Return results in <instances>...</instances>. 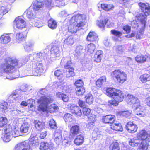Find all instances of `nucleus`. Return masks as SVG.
<instances>
[{
    "label": "nucleus",
    "mask_w": 150,
    "mask_h": 150,
    "mask_svg": "<svg viewBox=\"0 0 150 150\" xmlns=\"http://www.w3.org/2000/svg\"><path fill=\"white\" fill-rule=\"evenodd\" d=\"M54 101V99L51 96L45 95L41 96L37 100V103L39 104L38 108V111L50 113L55 112L59 109L56 104H52L48 106V105L52 103Z\"/></svg>",
    "instance_id": "f03ea898"
},
{
    "label": "nucleus",
    "mask_w": 150,
    "mask_h": 150,
    "mask_svg": "<svg viewBox=\"0 0 150 150\" xmlns=\"http://www.w3.org/2000/svg\"><path fill=\"white\" fill-rule=\"evenodd\" d=\"M28 107L31 111H33L34 110L35 107L33 103L31 104L29 103Z\"/></svg>",
    "instance_id": "69168bd1"
},
{
    "label": "nucleus",
    "mask_w": 150,
    "mask_h": 150,
    "mask_svg": "<svg viewBox=\"0 0 150 150\" xmlns=\"http://www.w3.org/2000/svg\"><path fill=\"white\" fill-rule=\"evenodd\" d=\"M72 64V62L71 60L67 61L64 65V68L66 69L72 68L73 67L71 66V65Z\"/></svg>",
    "instance_id": "13d9d810"
},
{
    "label": "nucleus",
    "mask_w": 150,
    "mask_h": 150,
    "mask_svg": "<svg viewBox=\"0 0 150 150\" xmlns=\"http://www.w3.org/2000/svg\"><path fill=\"white\" fill-rule=\"evenodd\" d=\"M24 47L27 51H30L33 50V45L29 42H26L25 44L24 45Z\"/></svg>",
    "instance_id": "a18cd8bd"
},
{
    "label": "nucleus",
    "mask_w": 150,
    "mask_h": 150,
    "mask_svg": "<svg viewBox=\"0 0 150 150\" xmlns=\"http://www.w3.org/2000/svg\"><path fill=\"white\" fill-rule=\"evenodd\" d=\"M80 131V128L78 125H73L70 129V134H71L72 135L75 136L79 134Z\"/></svg>",
    "instance_id": "cd10ccee"
},
{
    "label": "nucleus",
    "mask_w": 150,
    "mask_h": 150,
    "mask_svg": "<svg viewBox=\"0 0 150 150\" xmlns=\"http://www.w3.org/2000/svg\"><path fill=\"white\" fill-rule=\"evenodd\" d=\"M82 110L83 114L86 116L89 115L91 112V109L86 107H84L82 108Z\"/></svg>",
    "instance_id": "09e8293b"
},
{
    "label": "nucleus",
    "mask_w": 150,
    "mask_h": 150,
    "mask_svg": "<svg viewBox=\"0 0 150 150\" xmlns=\"http://www.w3.org/2000/svg\"><path fill=\"white\" fill-rule=\"evenodd\" d=\"M120 149L119 143L116 142H112L109 147V150H119Z\"/></svg>",
    "instance_id": "58836bf2"
},
{
    "label": "nucleus",
    "mask_w": 150,
    "mask_h": 150,
    "mask_svg": "<svg viewBox=\"0 0 150 150\" xmlns=\"http://www.w3.org/2000/svg\"><path fill=\"white\" fill-rule=\"evenodd\" d=\"M140 81L142 83H145L150 81V75L147 73L141 74L139 78Z\"/></svg>",
    "instance_id": "bb28decb"
},
{
    "label": "nucleus",
    "mask_w": 150,
    "mask_h": 150,
    "mask_svg": "<svg viewBox=\"0 0 150 150\" xmlns=\"http://www.w3.org/2000/svg\"><path fill=\"white\" fill-rule=\"evenodd\" d=\"M11 136L14 137H16L20 135V133L19 130L15 128L13 130H12Z\"/></svg>",
    "instance_id": "5fc2aeb1"
},
{
    "label": "nucleus",
    "mask_w": 150,
    "mask_h": 150,
    "mask_svg": "<svg viewBox=\"0 0 150 150\" xmlns=\"http://www.w3.org/2000/svg\"><path fill=\"white\" fill-rule=\"evenodd\" d=\"M44 6V2L40 0H35L33 4V9L35 11L39 10L42 8Z\"/></svg>",
    "instance_id": "aec40b11"
},
{
    "label": "nucleus",
    "mask_w": 150,
    "mask_h": 150,
    "mask_svg": "<svg viewBox=\"0 0 150 150\" xmlns=\"http://www.w3.org/2000/svg\"><path fill=\"white\" fill-rule=\"evenodd\" d=\"M98 36L94 31L90 32L86 38V40L88 42H91L94 44L98 43L99 41Z\"/></svg>",
    "instance_id": "9b49d317"
},
{
    "label": "nucleus",
    "mask_w": 150,
    "mask_h": 150,
    "mask_svg": "<svg viewBox=\"0 0 150 150\" xmlns=\"http://www.w3.org/2000/svg\"><path fill=\"white\" fill-rule=\"evenodd\" d=\"M8 12L7 7L5 6H2L0 7V14L4 15Z\"/></svg>",
    "instance_id": "864d4df0"
},
{
    "label": "nucleus",
    "mask_w": 150,
    "mask_h": 150,
    "mask_svg": "<svg viewBox=\"0 0 150 150\" xmlns=\"http://www.w3.org/2000/svg\"><path fill=\"white\" fill-rule=\"evenodd\" d=\"M86 102L88 104L90 105L92 104L93 102V98L92 95H88L86 96Z\"/></svg>",
    "instance_id": "c03bdc74"
},
{
    "label": "nucleus",
    "mask_w": 150,
    "mask_h": 150,
    "mask_svg": "<svg viewBox=\"0 0 150 150\" xmlns=\"http://www.w3.org/2000/svg\"><path fill=\"white\" fill-rule=\"evenodd\" d=\"M63 119L66 122H72L74 120V117L70 113H66L63 116Z\"/></svg>",
    "instance_id": "7c9ffc66"
},
{
    "label": "nucleus",
    "mask_w": 150,
    "mask_h": 150,
    "mask_svg": "<svg viewBox=\"0 0 150 150\" xmlns=\"http://www.w3.org/2000/svg\"><path fill=\"white\" fill-rule=\"evenodd\" d=\"M7 119L6 117H0V131L3 129L7 124Z\"/></svg>",
    "instance_id": "4c0bfd02"
},
{
    "label": "nucleus",
    "mask_w": 150,
    "mask_h": 150,
    "mask_svg": "<svg viewBox=\"0 0 150 150\" xmlns=\"http://www.w3.org/2000/svg\"><path fill=\"white\" fill-rule=\"evenodd\" d=\"M125 96V94L123 91L120 89H116L115 93L112 98L121 102L124 100Z\"/></svg>",
    "instance_id": "dca6fc26"
},
{
    "label": "nucleus",
    "mask_w": 150,
    "mask_h": 150,
    "mask_svg": "<svg viewBox=\"0 0 150 150\" xmlns=\"http://www.w3.org/2000/svg\"><path fill=\"white\" fill-rule=\"evenodd\" d=\"M13 23L16 28L19 29H22L26 27V22L23 19L18 17L13 21Z\"/></svg>",
    "instance_id": "4468645a"
},
{
    "label": "nucleus",
    "mask_w": 150,
    "mask_h": 150,
    "mask_svg": "<svg viewBox=\"0 0 150 150\" xmlns=\"http://www.w3.org/2000/svg\"><path fill=\"white\" fill-rule=\"evenodd\" d=\"M107 81V78L106 76L103 75L100 76L95 82L96 88H101Z\"/></svg>",
    "instance_id": "f3484780"
},
{
    "label": "nucleus",
    "mask_w": 150,
    "mask_h": 150,
    "mask_svg": "<svg viewBox=\"0 0 150 150\" xmlns=\"http://www.w3.org/2000/svg\"><path fill=\"white\" fill-rule=\"evenodd\" d=\"M111 33L113 35L117 37H120L122 35V33L121 32L114 29L111 30Z\"/></svg>",
    "instance_id": "6e6d98bb"
},
{
    "label": "nucleus",
    "mask_w": 150,
    "mask_h": 150,
    "mask_svg": "<svg viewBox=\"0 0 150 150\" xmlns=\"http://www.w3.org/2000/svg\"><path fill=\"white\" fill-rule=\"evenodd\" d=\"M84 137L81 135L77 136L74 139V142L77 146H79L83 144L84 142Z\"/></svg>",
    "instance_id": "393cba45"
},
{
    "label": "nucleus",
    "mask_w": 150,
    "mask_h": 150,
    "mask_svg": "<svg viewBox=\"0 0 150 150\" xmlns=\"http://www.w3.org/2000/svg\"><path fill=\"white\" fill-rule=\"evenodd\" d=\"M120 103L117 100L113 99L108 101V105L110 106L112 105L114 106H116L118 105L119 103Z\"/></svg>",
    "instance_id": "603ef678"
},
{
    "label": "nucleus",
    "mask_w": 150,
    "mask_h": 150,
    "mask_svg": "<svg viewBox=\"0 0 150 150\" xmlns=\"http://www.w3.org/2000/svg\"><path fill=\"white\" fill-rule=\"evenodd\" d=\"M69 108L70 112L76 117H80L81 116L82 111L79 106L71 105L69 107Z\"/></svg>",
    "instance_id": "f8f14e48"
},
{
    "label": "nucleus",
    "mask_w": 150,
    "mask_h": 150,
    "mask_svg": "<svg viewBox=\"0 0 150 150\" xmlns=\"http://www.w3.org/2000/svg\"><path fill=\"white\" fill-rule=\"evenodd\" d=\"M4 132V135L2 137L3 140L8 142L10 141V137L11 136L12 128L9 125H6L5 127L1 130Z\"/></svg>",
    "instance_id": "1a4fd4ad"
},
{
    "label": "nucleus",
    "mask_w": 150,
    "mask_h": 150,
    "mask_svg": "<svg viewBox=\"0 0 150 150\" xmlns=\"http://www.w3.org/2000/svg\"><path fill=\"white\" fill-rule=\"evenodd\" d=\"M34 123L36 128L38 131H41L45 128V124L44 123L37 120H35Z\"/></svg>",
    "instance_id": "c85d7f7f"
},
{
    "label": "nucleus",
    "mask_w": 150,
    "mask_h": 150,
    "mask_svg": "<svg viewBox=\"0 0 150 150\" xmlns=\"http://www.w3.org/2000/svg\"><path fill=\"white\" fill-rule=\"evenodd\" d=\"M71 18L69 21V24L68 25V31L72 33H76L78 29L77 26H76V23H71Z\"/></svg>",
    "instance_id": "a878e982"
},
{
    "label": "nucleus",
    "mask_w": 150,
    "mask_h": 150,
    "mask_svg": "<svg viewBox=\"0 0 150 150\" xmlns=\"http://www.w3.org/2000/svg\"><path fill=\"white\" fill-rule=\"evenodd\" d=\"M59 50V48L57 46L53 45L50 51L52 53L56 54L58 52Z\"/></svg>",
    "instance_id": "bf43d9fd"
},
{
    "label": "nucleus",
    "mask_w": 150,
    "mask_h": 150,
    "mask_svg": "<svg viewBox=\"0 0 150 150\" xmlns=\"http://www.w3.org/2000/svg\"><path fill=\"white\" fill-rule=\"evenodd\" d=\"M49 143L45 142H42L40 144V150H48L49 148Z\"/></svg>",
    "instance_id": "79ce46f5"
},
{
    "label": "nucleus",
    "mask_w": 150,
    "mask_h": 150,
    "mask_svg": "<svg viewBox=\"0 0 150 150\" xmlns=\"http://www.w3.org/2000/svg\"><path fill=\"white\" fill-rule=\"evenodd\" d=\"M125 128L129 133L134 134L137 131L138 127L137 125L132 121H129L126 124Z\"/></svg>",
    "instance_id": "9d476101"
},
{
    "label": "nucleus",
    "mask_w": 150,
    "mask_h": 150,
    "mask_svg": "<svg viewBox=\"0 0 150 150\" xmlns=\"http://www.w3.org/2000/svg\"><path fill=\"white\" fill-rule=\"evenodd\" d=\"M113 123L110 125V128L112 130L116 131H122V127L120 123Z\"/></svg>",
    "instance_id": "5701e85b"
},
{
    "label": "nucleus",
    "mask_w": 150,
    "mask_h": 150,
    "mask_svg": "<svg viewBox=\"0 0 150 150\" xmlns=\"http://www.w3.org/2000/svg\"><path fill=\"white\" fill-rule=\"evenodd\" d=\"M49 125L51 128L55 129L57 127L56 123L54 120L52 119L49 120L48 122Z\"/></svg>",
    "instance_id": "8fccbe9b"
},
{
    "label": "nucleus",
    "mask_w": 150,
    "mask_h": 150,
    "mask_svg": "<svg viewBox=\"0 0 150 150\" xmlns=\"http://www.w3.org/2000/svg\"><path fill=\"white\" fill-rule=\"evenodd\" d=\"M75 40L74 37L70 35L67 38L64 40V43L68 46L72 45L75 42Z\"/></svg>",
    "instance_id": "72a5a7b5"
},
{
    "label": "nucleus",
    "mask_w": 150,
    "mask_h": 150,
    "mask_svg": "<svg viewBox=\"0 0 150 150\" xmlns=\"http://www.w3.org/2000/svg\"><path fill=\"white\" fill-rule=\"evenodd\" d=\"M100 6L102 9L106 11H109L112 10L114 7L113 4L106 3L101 4Z\"/></svg>",
    "instance_id": "b1692460"
},
{
    "label": "nucleus",
    "mask_w": 150,
    "mask_h": 150,
    "mask_svg": "<svg viewBox=\"0 0 150 150\" xmlns=\"http://www.w3.org/2000/svg\"><path fill=\"white\" fill-rule=\"evenodd\" d=\"M78 104L79 105V107H80L81 108H83L85 106V102L84 101H83L81 100H79L78 102Z\"/></svg>",
    "instance_id": "680f3d73"
},
{
    "label": "nucleus",
    "mask_w": 150,
    "mask_h": 150,
    "mask_svg": "<svg viewBox=\"0 0 150 150\" xmlns=\"http://www.w3.org/2000/svg\"><path fill=\"white\" fill-rule=\"evenodd\" d=\"M135 59L137 63L143 64L150 60V56L149 55L140 54L136 56Z\"/></svg>",
    "instance_id": "ddd939ff"
},
{
    "label": "nucleus",
    "mask_w": 150,
    "mask_h": 150,
    "mask_svg": "<svg viewBox=\"0 0 150 150\" xmlns=\"http://www.w3.org/2000/svg\"><path fill=\"white\" fill-rule=\"evenodd\" d=\"M53 139L56 144H59L62 140L61 134L60 133L55 131L53 135Z\"/></svg>",
    "instance_id": "c756f323"
},
{
    "label": "nucleus",
    "mask_w": 150,
    "mask_h": 150,
    "mask_svg": "<svg viewBox=\"0 0 150 150\" xmlns=\"http://www.w3.org/2000/svg\"><path fill=\"white\" fill-rule=\"evenodd\" d=\"M83 49V47L81 46H77L75 50L74 56L77 57L79 56L82 52Z\"/></svg>",
    "instance_id": "37998d69"
},
{
    "label": "nucleus",
    "mask_w": 150,
    "mask_h": 150,
    "mask_svg": "<svg viewBox=\"0 0 150 150\" xmlns=\"http://www.w3.org/2000/svg\"><path fill=\"white\" fill-rule=\"evenodd\" d=\"M54 74L55 76L57 77L63 75L62 72L60 70H57L56 71L54 72Z\"/></svg>",
    "instance_id": "052dcab7"
},
{
    "label": "nucleus",
    "mask_w": 150,
    "mask_h": 150,
    "mask_svg": "<svg viewBox=\"0 0 150 150\" xmlns=\"http://www.w3.org/2000/svg\"><path fill=\"white\" fill-rule=\"evenodd\" d=\"M74 70L73 67L67 69L66 71L64 72V74L67 78L73 77L75 75Z\"/></svg>",
    "instance_id": "473e14b6"
},
{
    "label": "nucleus",
    "mask_w": 150,
    "mask_h": 150,
    "mask_svg": "<svg viewBox=\"0 0 150 150\" xmlns=\"http://www.w3.org/2000/svg\"><path fill=\"white\" fill-rule=\"evenodd\" d=\"M57 22L54 19L50 18L48 21V26L52 29H54L57 27Z\"/></svg>",
    "instance_id": "f704fd0d"
},
{
    "label": "nucleus",
    "mask_w": 150,
    "mask_h": 150,
    "mask_svg": "<svg viewBox=\"0 0 150 150\" xmlns=\"http://www.w3.org/2000/svg\"><path fill=\"white\" fill-rule=\"evenodd\" d=\"M111 76L113 79L120 84H122L128 79L127 74L120 69H116L113 71Z\"/></svg>",
    "instance_id": "39448f33"
},
{
    "label": "nucleus",
    "mask_w": 150,
    "mask_h": 150,
    "mask_svg": "<svg viewBox=\"0 0 150 150\" xmlns=\"http://www.w3.org/2000/svg\"><path fill=\"white\" fill-rule=\"evenodd\" d=\"M15 150H32L29 144L23 142L18 144L15 148Z\"/></svg>",
    "instance_id": "a211bd4d"
},
{
    "label": "nucleus",
    "mask_w": 150,
    "mask_h": 150,
    "mask_svg": "<svg viewBox=\"0 0 150 150\" xmlns=\"http://www.w3.org/2000/svg\"><path fill=\"white\" fill-rule=\"evenodd\" d=\"M137 138L131 139L129 142V145L132 147L138 146L140 150H147L150 142V132L145 129L140 130L137 133Z\"/></svg>",
    "instance_id": "f257e3e1"
},
{
    "label": "nucleus",
    "mask_w": 150,
    "mask_h": 150,
    "mask_svg": "<svg viewBox=\"0 0 150 150\" xmlns=\"http://www.w3.org/2000/svg\"><path fill=\"white\" fill-rule=\"evenodd\" d=\"M96 117L95 115H93L92 116L90 117V120H91V121H92V123H94L95 121H96Z\"/></svg>",
    "instance_id": "774afa93"
},
{
    "label": "nucleus",
    "mask_w": 150,
    "mask_h": 150,
    "mask_svg": "<svg viewBox=\"0 0 150 150\" xmlns=\"http://www.w3.org/2000/svg\"><path fill=\"white\" fill-rule=\"evenodd\" d=\"M109 19L107 18L98 20L96 21V25L99 28L104 29Z\"/></svg>",
    "instance_id": "412c9836"
},
{
    "label": "nucleus",
    "mask_w": 150,
    "mask_h": 150,
    "mask_svg": "<svg viewBox=\"0 0 150 150\" xmlns=\"http://www.w3.org/2000/svg\"><path fill=\"white\" fill-rule=\"evenodd\" d=\"M116 89L113 87H107L105 90V94L108 97L112 98Z\"/></svg>",
    "instance_id": "2f4dec72"
},
{
    "label": "nucleus",
    "mask_w": 150,
    "mask_h": 150,
    "mask_svg": "<svg viewBox=\"0 0 150 150\" xmlns=\"http://www.w3.org/2000/svg\"><path fill=\"white\" fill-rule=\"evenodd\" d=\"M140 22V21L139 20ZM131 25L133 27L136 28L138 27H141L140 30H139V32L138 33H140L141 34H143L144 33V32H143L142 33H140V31L142 29V28L141 26V25L140 23V24H139L137 23V22L136 20H133L131 22Z\"/></svg>",
    "instance_id": "de8ad7c7"
},
{
    "label": "nucleus",
    "mask_w": 150,
    "mask_h": 150,
    "mask_svg": "<svg viewBox=\"0 0 150 150\" xmlns=\"http://www.w3.org/2000/svg\"><path fill=\"white\" fill-rule=\"evenodd\" d=\"M122 29L123 30L125 31L127 34L129 33L131 30V27L128 25H126L123 27Z\"/></svg>",
    "instance_id": "4d7b16f0"
},
{
    "label": "nucleus",
    "mask_w": 150,
    "mask_h": 150,
    "mask_svg": "<svg viewBox=\"0 0 150 150\" xmlns=\"http://www.w3.org/2000/svg\"><path fill=\"white\" fill-rule=\"evenodd\" d=\"M103 52L101 50H97L95 53L93 57V61L96 63L101 62L103 57Z\"/></svg>",
    "instance_id": "6ab92c4d"
},
{
    "label": "nucleus",
    "mask_w": 150,
    "mask_h": 150,
    "mask_svg": "<svg viewBox=\"0 0 150 150\" xmlns=\"http://www.w3.org/2000/svg\"><path fill=\"white\" fill-rule=\"evenodd\" d=\"M115 115H108L103 116L101 120L103 123L105 124H110V125L114 123L115 120Z\"/></svg>",
    "instance_id": "2eb2a0df"
},
{
    "label": "nucleus",
    "mask_w": 150,
    "mask_h": 150,
    "mask_svg": "<svg viewBox=\"0 0 150 150\" xmlns=\"http://www.w3.org/2000/svg\"><path fill=\"white\" fill-rule=\"evenodd\" d=\"M145 101L146 105L149 107L150 106V96L146 98Z\"/></svg>",
    "instance_id": "0e129e2a"
},
{
    "label": "nucleus",
    "mask_w": 150,
    "mask_h": 150,
    "mask_svg": "<svg viewBox=\"0 0 150 150\" xmlns=\"http://www.w3.org/2000/svg\"><path fill=\"white\" fill-rule=\"evenodd\" d=\"M127 103L137 110L141 107L140 102L138 98L134 96L128 94L126 99Z\"/></svg>",
    "instance_id": "0eeeda50"
},
{
    "label": "nucleus",
    "mask_w": 150,
    "mask_h": 150,
    "mask_svg": "<svg viewBox=\"0 0 150 150\" xmlns=\"http://www.w3.org/2000/svg\"><path fill=\"white\" fill-rule=\"evenodd\" d=\"M75 86L77 88H79L83 87L84 83L83 81L79 79L75 81L74 83Z\"/></svg>",
    "instance_id": "49530a36"
},
{
    "label": "nucleus",
    "mask_w": 150,
    "mask_h": 150,
    "mask_svg": "<svg viewBox=\"0 0 150 150\" xmlns=\"http://www.w3.org/2000/svg\"><path fill=\"white\" fill-rule=\"evenodd\" d=\"M19 65L18 60L8 57L5 59V62L1 65L0 69L4 73H12L15 70V67Z\"/></svg>",
    "instance_id": "20e7f679"
},
{
    "label": "nucleus",
    "mask_w": 150,
    "mask_h": 150,
    "mask_svg": "<svg viewBox=\"0 0 150 150\" xmlns=\"http://www.w3.org/2000/svg\"><path fill=\"white\" fill-rule=\"evenodd\" d=\"M0 40L1 43L3 44H6L10 41L11 38L8 35H2L1 36Z\"/></svg>",
    "instance_id": "e433bc0d"
},
{
    "label": "nucleus",
    "mask_w": 150,
    "mask_h": 150,
    "mask_svg": "<svg viewBox=\"0 0 150 150\" xmlns=\"http://www.w3.org/2000/svg\"><path fill=\"white\" fill-rule=\"evenodd\" d=\"M33 69L32 73L33 75L35 76H40L42 74L44 71L43 65L39 62L35 61L32 64Z\"/></svg>",
    "instance_id": "6e6552de"
},
{
    "label": "nucleus",
    "mask_w": 150,
    "mask_h": 150,
    "mask_svg": "<svg viewBox=\"0 0 150 150\" xmlns=\"http://www.w3.org/2000/svg\"><path fill=\"white\" fill-rule=\"evenodd\" d=\"M8 103L5 101L0 103V110L2 112H4L8 109Z\"/></svg>",
    "instance_id": "a19ab883"
},
{
    "label": "nucleus",
    "mask_w": 150,
    "mask_h": 150,
    "mask_svg": "<svg viewBox=\"0 0 150 150\" xmlns=\"http://www.w3.org/2000/svg\"><path fill=\"white\" fill-rule=\"evenodd\" d=\"M76 90V94L79 96H81L84 95L85 90L84 87H81Z\"/></svg>",
    "instance_id": "3c124183"
},
{
    "label": "nucleus",
    "mask_w": 150,
    "mask_h": 150,
    "mask_svg": "<svg viewBox=\"0 0 150 150\" xmlns=\"http://www.w3.org/2000/svg\"><path fill=\"white\" fill-rule=\"evenodd\" d=\"M71 23H76L78 28H81L87 23L86 17L84 14L78 13L71 18Z\"/></svg>",
    "instance_id": "423d86ee"
},
{
    "label": "nucleus",
    "mask_w": 150,
    "mask_h": 150,
    "mask_svg": "<svg viewBox=\"0 0 150 150\" xmlns=\"http://www.w3.org/2000/svg\"><path fill=\"white\" fill-rule=\"evenodd\" d=\"M61 99L64 102H67L69 100V98L66 94H64Z\"/></svg>",
    "instance_id": "e2e57ef3"
},
{
    "label": "nucleus",
    "mask_w": 150,
    "mask_h": 150,
    "mask_svg": "<svg viewBox=\"0 0 150 150\" xmlns=\"http://www.w3.org/2000/svg\"><path fill=\"white\" fill-rule=\"evenodd\" d=\"M47 135V132L45 131L43 132L40 133V137L41 139L45 138Z\"/></svg>",
    "instance_id": "338daca9"
},
{
    "label": "nucleus",
    "mask_w": 150,
    "mask_h": 150,
    "mask_svg": "<svg viewBox=\"0 0 150 150\" xmlns=\"http://www.w3.org/2000/svg\"><path fill=\"white\" fill-rule=\"evenodd\" d=\"M138 6L144 14L141 13L137 14L136 16L137 20H139L141 25L142 28L140 31V33H142L144 31L146 23V17L150 15V5L148 3H138Z\"/></svg>",
    "instance_id": "7ed1b4c3"
},
{
    "label": "nucleus",
    "mask_w": 150,
    "mask_h": 150,
    "mask_svg": "<svg viewBox=\"0 0 150 150\" xmlns=\"http://www.w3.org/2000/svg\"><path fill=\"white\" fill-rule=\"evenodd\" d=\"M27 35V32L26 31L16 33V39L19 41H21L26 39Z\"/></svg>",
    "instance_id": "4be33fe9"
},
{
    "label": "nucleus",
    "mask_w": 150,
    "mask_h": 150,
    "mask_svg": "<svg viewBox=\"0 0 150 150\" xmlns=\"http://www.w3.org/2000/svg\"><path fill=\"white\" fill-rule=\"evenodd\" d=\"M94 43H90L87 46V51L90 54H92L96 49V46L95 44Z\"/></svg>",
    "instance_id": "ea45409f"
},
{
    "label": "nucleus",
    "mask_w": 150,
    "mask_h": 150,
    "mask_svg": "<svg viewBox=\"0 0 150 150\" xmlns=\"http://www.w3.org/2000/svg\"><path fill=\"white\" fill-rule=\"evenodd\" d=\"M30 125L28 123H24L21 126L20 130L21 133H27L29 129Z\"/></svg>",
    "instance_id": "c9c22d12"
}]
</instances>
